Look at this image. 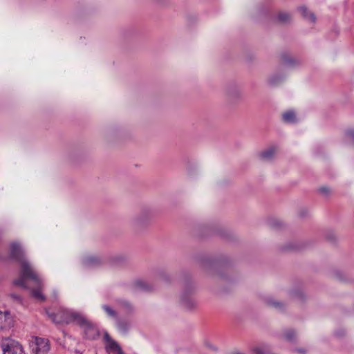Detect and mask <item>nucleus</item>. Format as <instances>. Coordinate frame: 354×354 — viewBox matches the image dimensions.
Listing matches in <instances>:
<instances>
[{
    "mask_svg": "<svg viewBox=\"0 0 354 354\" xmlns=\"http://www.w3.org/2000/svg\"><path fill=\"white\" fill-rule=\"evenodd\" d=\"M10 258L20 264V276L14 281V284L24 288L30 289L31 296L38 301L46 299L42 293L43 282L30 262L26 259L24 251L19 243L13 242L10 246Z\"/></svg>",
    "mask_w": 354,
    "mask_h": 354,
    "instance_id": "1",
    "label": "nucleus"
},
{
    "mask_svg": "<svg viewBox=\"0 0 354 354\" xmlns=\"http://www.w3.org/2000/svg\"><path fill=\"white\" fill-rule=\"evenodd\" d=\"M50 320L56 324H69L75 323L84 330L88 339H95L98 335L96 326L82 314L73 310L59 308L56 311L45 310Z\"/></svg>",
    "mask_w": 354,
    "mask_h": 354,
    "instance_id": "2",
    "label": "nucleus"
},
{
    "mask_svg": "<svg viewBox=\"0 0 354 354\" xmlns=\"http://www.w3.org/2000/svg\"><path fill=\"white\" fill-rule=\"evenodd\" d=\"M153 217V212L151 209H143L133 218V225L138 227L145 226L149 223Z\"/></svg>",
    "mask_w": 354,
    "mask_h": 354,
    "instance_id": "3",
    "label": "nucleus"
},
{
    "mask_svg": "<svg viewBox=\"0 0 354 354\" xmlns=\"http://www.w3.org/2000/svg\"><path fill=\"white\" fill-rule=\"evenodd\" d=\"M31 348L34 354H47L50 351V343L48 339L37 337Z\"/></svg>",
    "mask_w": 354,
    "mask_h": 354,
    "instance_id": "4",
    "label": "nucleus"
},
{
    "mask_svg": "<svg viewBox=\"0 0 354 354\" xmlns=\"http://www.w3.org/2000/svg\"><path fill=\"white\" fill-rule=\"evenodd\" d=\"M3 354H24L22 346L13 340H5L1 344Z\"/></svg>",
    "mask_w": 354,
    "mask_h": 354,
    "instance_id": "5",
    "label": "nucleus"
},
{
    "mask_svg": "<svg viewBox=\"0 0 354 354\" xmlns=\"http://www.w3.org/2000/svg\"><path fill=\"white\" fill-rule=\"evenodd\" d=\"M104 339L106 342V350L107 353L109 354H124L119 344L111 339L107 333L104 334Z\"/></svg>",
    "mask_w": 354,
    "mask_h": 354,
    "instance_id": "6",
    "label": "nucleus"
},
{
    "mask_svg": "<svg viewBox=\"0 0 354 354\" xmlns=\"http://www.w3.org/2000/svg\"><path fill=\"white\" fill-rule=\"evenodd\" d=\"M192 292V289L189 290L188 292L184 291L180 297L182 306L187 310L194 309L197 305L196 301L190 295Z\"/></svg>",
    "mask_w": 354,
    "mask_h": 354,
    "instance_id": "7",
    "label": "nucleus"
},
{
    "mask_svg": "<svg viewBox=\"0 0 354 354\" xmlns=\"http://www.w3.org/2000/svg\"><path fill=\"white\" fill-rule=\"evenodd\" d=\"M115 326L120 333L126 334L131 327V323L124 319H120L119 317L115 321Z\"/></svg>",
    "mask_w": 354,
    "mask_h": 354,
    "instance_id": "8",
    "label": "nucleus"
},
{
    "mask_svg": "<svg viewBox=\"0 0 354 354\" xmlns=\"http://www.w3.org/2000/svg\"><path fill=\"white\" fill-rule=\"evenodd\" d=\"M83 263L87 267L96 266L101 263V259L96 256L91 255L84 259Z\"/></svg>",
    "mask_w": 354,
    "mask_h": 354,
    "instance_id": "9",
    "label": "nucleus"
},
{
    "mask_svg": "<svg viewBox=\"0 0 354 354\" xmlns=\"http://www.w3.org/2000/svg\"><path fill=\"white\" fill-rule=\"evenodd\" d=\"M299 11L305 19L310 20L312 23H315L316 21V17L315 15L308 11L306 7H300L299 8Z\"/></svg>",
    "mask_w": 354,
    "mask_h": 354,
    "instance_id": "10",
    "label": "nucleus"
},
{
    "mask_svg": "<svg viewBox=\"0 0 354 354\" xmlns=\"http://www.w3.org/2000/svg\"><path fill=\"white\" fill-rule=\"evenodd\" d=\"M283 120L287 123H295L297 122L295 113L293 111H288L282 115Z\"/></svg>",
    "mask_w": 354,
    "mask_h": 354,
    "instance_id": "11",
    "label": "nucleus"
},
{
    "mask_svg": "<svg viewBox=\"0 0 354 354\" xmlns=\"http://www.w3.org/2000/svg\"><path fill=\"white\" fill-rule=\"evenodd\" d=\"M136 287L143 291H150L152 290V286L145 280H138L135 282Z\"/></svg>",
    "mask_w": 354,
    "mask_h": 354,
    "instance_id": "12",
    "label": "nucleus"
},
{
    "mask_svg": "<svg viewBox=\"0 0 354 354\" xmlns=\"http://www.w3.org/2000/svg\"><path fill=\"white\" fill-rule=\"evenodd\" d=\"M102 308L109 318H111V319H114L115 321L117 320V319L118 318V315L117 311H115L114 309H113L111 307H110L108 305H102Z\"/></svg>",
    "mask_w": 354,
    "mask_h": 354,
    "instance_id": "13",
    "label": "nucleus"
},
{
    "mask_svg": "<svg viewBox=\"0 0 354 354\" xmlns=\"http://www.w3.org/2000/svg\"><path fill=\"white\" fill-rule=\"evenodd\" d=\"M275 153V149L270 147L261 153V157L264 160H270Z\"/></svg>",
    "mask_w": 354,
    "mask_h": 354,
    "instance_id": "14",
    "label": "nucleus"
},
{
    "mask_svg": "<svg viewBox=\"0 0 354 354\" xmlns=\"http://www.w3.org/2000/svg\"><path fill=\"white\" fill-rule=\"evenodd\" d=\"M291 16L289 13L286 12H281L277 15V20L279 22L286 24L290 21Z\"/></svg>",
    "mask_w": 354,
    "mask_h": 354,
    "instance_id": "15",
    "label": "nucleus"
},
{
    "mask_svg": "<svg viewBox=\"0 0 354 354\" xmlns=\"http://www.w3.org/2000/svg\"><path fill=\"white\" fill-rule=\"evenodd\" d=\"M266 303L270 306H272L276 309L282 310L283 308L284 304L280 301H275L272 298H268L266 300Z\"/></svg>",
    "mask_w": 354,
    "mask_h": 354,
    "instance_id": "16",
    "label": "nucleus"
},
{
    "mask_svg": "<svg viewBox=\"0 0 354 354\" xmlns=\"http://www.w3.org/2000/svg\"><path fill=\"white\" fill-rule=\"evenodd\" d=\"M118 305L127 312L131 311L133 310V306L128 301L124 299L118 300Z\"/></svg>",
    "mask_w": 354,
    "mask_h": 354,
    "instance_id": "17",
    "label": "nucleus"
},
{
    "mask_svg": "<svg viewBox=\"0 0 354 354\" xmlns=\"http://www.w3.org/2000/svg\"><path fill=\"white\" fill-rule=\"evenodd\" d=\"M283 62L286 65H287L288 66H295V62H296L295 60L292 57L288 56V55L283 56Z\"/></svg>",
    "mask_w": 354,
    "mask_h": 354,
    "instance_id": "18",
    "label": "nucleus"
},
{
    "mask_svg": "<svg viewBox=\"0 0 354 354\" xmlns=\"http://www.w3.org/2000/svg\"><path fill=\"white\" fill-rule=\"evenodd\" d=\"M255 354H271L269 349L265 346L257 347L254 349Z\"/></svg>",
    "mask_w": 354,
    "mask_h": 354,
    "instance_id": "19",
    "label": "nucleus"
},
{
    "mask_svg": "<svg viewBox=\"0 0 354 354\" xmlns=\"http://www.w3.org/2000/svg\"><path fill=\"white\" fill-rule=\"evenodd\" d=\"M284 335L287 340L293 341L296 337V333L295 330L290 329L285 333Z\"/></svg>",
    "mask_w": 354,
    "mask_h": 354,
    "instance_id": "20",
    "label": "nucleus"
},
{
    "mask_svg": "<svg viewBox=\"0 0 354 354\" xmlns=\"http://www.w3.org/2000/svg\"><path fill=\"white\" fill-rule=\"evenodd\" d=\"M346 134L349 139L354 142V130H348Z\"/></svg>",
    "mask_w": 354,
    "mask_h": 354,
    "instance_id": "21",
    "label": "nucleus"
},
{
    "mask_svg": "<svg viewBox=\"0 0 354 354\" xmlns=\"http://www.w3.org/2000/svg\"><path fill=\"white\" fill-rule=\"evenodd\" d=\"M319 192L324 194H327L329 193L330 191L328 187H323L319 189Z\"/></svg>",
    "mask_w": 354,
    "mask_h": 354,
    "instance_id": "22",
    "label": "nucleus"
},
{
    "mask_svg": "<svg viewBox=\"0 0 354 354\" xmlns=\"http://www.w3.org/2000/svg\"><path fill=\"white\" fill-rule=\"evenodd\" d=\"M11 297L13 298L15 300H17V301H21V299L19 295H17V294H11Z\"/></svg>",
    "mask_w": 354,
    "mask_h": 354,
    "instance_id": "23",
    "label": "nucleus"
},
{
    "mask_svg": "<svg viewBox=\"0 0 354 354\" xmlns=\"http://www.w3.org/2000/svg\"><path fill=\"white\" fill-rule=\"evenodd\" d=\"M269 81H270V83L272 85H274L277 83V81L275 80V78L274 77H271Z\"/></svg>",
    "mask_w": 354,
    "mask_h": 354,
    "instance_id": "24",
    "label": "nucleus"
},
{
    "mask_svg": "<svg viewBox=\"0 0 354 354\" xmlns=\"http://www.w3.org/2000/svg\"><path fill=\"white\" fill-rule=\"evenodd\" d=\"M299 353H304L305 351L304 349H297L296 350Z\"/></svg>",
    "mask_w": 354,
    "mask_h": 354,
    "instance_id": "25",
    "label": "nucleus"
},
{
    "mask_svg": "<svg viewBox=\"0 0 354 354\" xmlns=\"http://www.w3.org/2000/svg\"><path fill=\"white\" fill-rule=\"evenodd\" d=\"M3 316H6V315H5V314H3V313L0 311V319H1Z\"/></svg>",
    "mask_w": 354,
    "mask_h": 354,
    "instance_id": "26",
    "label": "nucleus"
},
{
    "mask_svg": "<svg viewBox=\"0 0 354 354\" xmlns=\"http://www.w3.org/2000/svg\"><path fill=\"white\" fill-rule=\"evenodd\" d=\"M232 354H243V353H240V352H235V353H232Z\"/></svg>",
    "mask_w": 354,
    "mask_h": 354,
    "instance_id": "27",
    "label": "nucleus"
}]
</instances>
